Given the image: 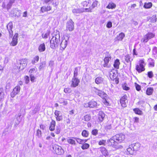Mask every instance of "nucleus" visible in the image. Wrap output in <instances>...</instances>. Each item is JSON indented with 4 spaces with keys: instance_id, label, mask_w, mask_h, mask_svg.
<instances>
[{
    "instance_id": "obj_8",
    "label": "nucleus",
    "mask_w": 157,
    "mask_h": 157,
    "mask_svg": "<svg viewBox=\"0 0 157 157\" xmlns=\"http://www.w3.org/2000/svg\"><path fill=\"white\" fill-rule=\"evenodd\" d=\"M105 117V114L102 111H100L96 118V122L100 123L102 122Z\"/></svg>"
},
{
    "instance_id": "obj_33",
    "label": "nucleus",
    "mask_w": 157,
    "mask_h": 157,
    "mask_svg": "<svg viewBox=\"0 0 157 157\" xmlns=\"http://www.w3.org/2000/svg\"><path fill=\"white\" fill-rule=\"evenodd\" d=\"M88 139H82L79 138H76V140L79 144H82L83 143L87 142Z\"/></svg>"
},
{
    "instance_id": "obj_6",
    "label": "nucleus",
    "mask_w": 157,
    "mask_h": 157,
    "mask_svg": "<svg viewBox=\"0 0 157 157\" xmlns=\"http://www.w3.org/2000/svg\"><path fill=\"white\" fill-rule=\"evenodd\" d=\"M74 29V23L71 19L68 21L66 23V30L67 31L71 32Z\"/></svg>"
},
{
    "instance_id": "obj_23",
    "label": "nucleus",
    "mask_w": 157,
    "mask_h": 157,
    "mask_svg": "<svg viewBox=\"0 0 157 157\" xmlns=\"http://www.w3.org/2000/svg\"><path fill=\"white\" fill-rule=\"evenodd\" d=\"M149 67H153L155 66V61L153 59L150 58L148 59Z\"/></svg>"
},
{
    "instance_id": "obj_22",
    "label": "nucleus",
    "mask_w": 157,
    "mask_h": 157,
    "mask_svg": "<svg viewBox=\"0 0 157 157\" xmlns=\"http://www.w3.org/2000/svg\"><path fill=\"white\" fill-rule=\"evenodd\" d=\"M67 45V41L64 39H63L60 44V47L63 49H64Z\"/></svg>"
},
{
    "instance_id": "obj_36",
    "label": "nucleus",
    "mask_w": 157,
    "mask_h": 157,
    "mask_svg": "<svg viewBox=\"0 0 157 157\" xmlns=\"http://www.w3.org/2000/svg\"><path fill=\"white\" fill-rule=\"evenodd\" d=\"M90 146L89 144L86 143L83 144L81 147L82 150H84L88 149Z\"/></svg>"
},
{
    "instance_id": "obj_18",
    "label": "nucleus",
    "mask_w": 157,
    "mask_h": 157,
    "mask_svg": "<svg viewBox=\"0 0 157 157\" xmlns=\"http://www.w3.org/2000/svg\"><path fill=\"white\" fill-rule=\"evenodd\" d=\"M100 151L103 155L105 156H108L109 153L106 149L104 147H101L100 148Z\"/></svg>"
},
{
    "instance_id": "obj_47",
    "label": "nucleus",
    "mask_w": 157,
    "mask_h": 157,
    "mask_svg": "<svg viewBox=\"0 0 157 157\" xmlns=\"http://www.w3.org/2000/svg\"><path fill=\"white\" fill-rule=\"evenodd\" d=\"M134 84L136 90L139 91L141 90V86L136 82H135Z\"/></svg>"
},
{
    "instance_id": "obj_14",
    "label": "nucleus",
    "mask_w": 157,
    "mask_h": 157,
    "mask_svg": "<svg viewBox=\"0 0 157 157\" xmlns=\"http://www.w3.org/2000/svg\"><path fill=\"white\" fill-rule=\"evenodd\" d=\"M28 62L27 59H22L19 60L20 66L19 68L21 69H23L27 66Z\"/></svg>"
},
{
    "instance_id": "obj_16",
    "label": "nucleus",
    "mask_w": 157,
    "mask_h": 157,
    "mask_svg": "<svg viewBox=\"0 0 157 157\" xmlns=\"http://www.w3.org/2000/svg\"><path fill=\"white\" fill-rule=\"evenodd\" d=\"M60 111L56 110L54 112V114L56 121H61L63 119V116L62 115H60Z\"/></svg>"
},
{
    "instance_id": "obj_50",
    "label": "nucleus",
    "mask_w": 157,
    "mask_h": 157,
    "mask_svg": "<svg viewBox=\"0 0 157 157\" xmlns=\"http://www.w3.org/2000/svg\"><path fill=\"white\" fill-rule=\"evenodd\" d=\"M64 92L66 93H70L72 91L71 89L69 87L65 88L64 89Z\"/></svg>"
},
{
    "instance_id": "obj_10",
    "label": "nucleus",
    "mask_w": 157,
    "mask_h": 157,
    "mask_svg": "<svg viewBox=\"0 0 157 157\" xmlns=\"http://www.w3.org/2000/svg\"><path fill=\"white\" fill-rule=\"evenodd\" d=\"M18 34L17 33H16L13 36L12 40L10 43V46H14L16 45L18 43Z\"/></svg>"
},
{
    "instance_id": "obj_35",
    "label": "nucleus",
    "mask_w": 157,
    "mask_h": 157,
    "mask_svg": "<svg viewBox=\"0 0 157 157\" xmlns=\"http://www.w3.org/2000/svg\"><path fill=\"white\" fill-rule=\"evenodd\" d=\"M39 56H36L33 57L31 61V63L33 64H34L39 61Z\"/></svg>"
},
{
    "instance_id": "obj_45",
    "label": "nucleus",
    "mask_w": 157,
    "mask_h": 157,
    "mask_svg": "<svg viewBox=\"0 0 157 157\" xmlns=\"http://www.w3.org/2000/svg\"><path fill=\"white\" fill-rule=\"evenodd\" d=\"M4 90L2 88H0V99H2L4 97Z\"/></svg>"
},
{
    "instance_id": "obj_34",
    "label": "nucleus",
    "mask_w": 157,
    "mask_h": 157,
    "mask_svg": "<svg viewBox=\"0 0 157 157\" xmlns=\"http://www.w3.org/2000/svg\"><path fill=\"white\" fill-rule=\"evenodd\" d=\"M152 3L151 2H145L144 6V7L145 9H149L152 6Z\"/></svg>"
},
{
    "instance_id": "obj_61",
    "label": "nucleus",
    "mask_w": 157,
    "mask_h": 157,
    "mask_svg": "<svg viewBox=\"0 0 157 157\" xmlns=\"http://www.w3.org/2000/svg\"><path fill=\"white\" fill-rule=\"evenodd\" d=\"M36 67L32 68L29 70V73H30V74H32V73L36 71Z\"/></svg>"
},
{
    "instance_id": "obj_27",
    "label": "nucleus",
    "mask_w": 157,
    "mask_h": 157,
    "mask_svg": "<svg viewBox=\"0 0 157 157\" xmlns=\"http://www.w3.org/2000/svg\"><path fill=\"white\" fill-rule=\"evenodd\" d=\"M131 145L132 146L134 150L136 151H138L140 147V144L138 143L133 144Z\"/></svg>"
},
{
    "instance_id": "obj_52",
    "label": "nucleus",
    "mask_w": 157,
    "mask_h": 157,
    "mask_svg": "<svg viewBox=\"0 0 157 157\" xmlns=\"http://www.w3.org/2000/svg\"><path fill=\"white\" fill-rule=\"evenodd\" d=\"M102 102L106 106H108L109 105V102L107 101L106 99L104 98H102Z\"/></svg>"
},
{
    "instance_id": "obj_62",
    "label": "nucleus",
    "mask_w": 157,
    "mask_h": 157,
    "mask_svg": "<svg viewBox=\"0 0 157 157\" xmlns=\"http://www.w3.org/2000/svg\"><path fill=\"white\" fill-rule=\"evenodd\" d=\"M29 76L30 78V80L32 82H34L36 78L35 77L33 76L32 74H30Z\"/></svg>"
},
{
    "instance_id": "obj_24",
    "label": "nucleus",
    "mask_w": 157,
    "mask_h": 157,
    "mask_svg": "<svg viewBox=\"0 0 157 157\" xmlns=\"http://www.w3.org/2000/svg\"><path fill=\"white\" fill-rule=\"evenodd\" d=\"M125 34L124 33H120L116 37V40L117 41L122 40L125 37Z\"/></svg>"
},
{
    "instance_id": "obj_49",
    "label": "nucleus",
    "mask_w": 157,
    "mask_h": 157,
    "mask_svg": "<svg viewBox=\"0 0 157 157\" xmlns=\"http://www.w3.org/2000/svg\"><path fill=\"white\" fill-rule=\"evenodd\" d=\"M111 82L113 84H118L119 83V78H114V80H111Z\"/></svg>"
},
{
    "instance_id": "obj_15",
    "label": "nucleus",
    "mask_w": 157,
    "mask_h": 157,
    "mask_svg": "<svg viewBox=\"0 0 157 157\" xmlns=\"http://www.w3.org/2000/svg\"><path fill=\"white\" fill-rule=\"evenodd\" d=\"M52 10V7L50 5H48L47 6H44L41 7L40 11L42 13H44L51 11Z\"/></svg>"
},
{
    "instance_id": "obj_56",
    "label": "nucleus",
    "mask_w": 157,
    "mask_h": 157,
    "mask_svg": "<svg viewBox=\"0 0 157 157\" xmlns=\"http://www.w3.org/2000/svg\"><path fill=\"white\" fill-rule=\"evenodd\" d=\"M24 79L26 84H28L29 83V77L28 76H24Z\"/></svg>"
},
{
    "instance_id": "obj_37",
    "label": "nucleus",
    "mask_w": 157,
    "mask_h": 157,
    "mask_svg": "<svg viewBox=\"0 0 157 157\" xmlns=\"http://www.w3.org/2000/svg\"><path fill=\"white\" fill-rule=\"evenodd\" d=\"M91 119V116L90 114H87L84 116L83 120L86 121H90Z\"/></svg>"
},
{
    "instance_id": "obj_53",
    "label": "nucleus",
    "mask_w": 157,
    "mask_h": 157,
    "mask_svg": "<svg viewBox=\"0 0 157 157\" xmlns=\"http://www.w3.org/2000/svg\"><path fill=\"white\" fill-rule=\"evenodd\" d=\"M147 76L149 78H152L154 76V75L152 71H149L147 73Z\"/></svg>"
},
{
    "instance_id": "obj_20",
    "label": "nucleus",
    "mask_w": 157,
    "mask_h": 157,
    "mask_svg": "<svg viewBox=\"0 0 157 157\" xmlns=\"http://www.w3.org/2000/svg\"><path fill=\"white\" fill-rule=\"evenodd\" d=\"M133 110L135 113L139 115H142L143 114V111L139 108H136L133 109Z\"/></svg>"
},
{
    "instance_id": "obj_51",
    "label": "nucleus",
    "mask_w": 157,
    "mask_h": 157,
    "mask_svg": "<svg viewBox=\"0 0 157 157\" xmlns=\"http://www.w3.org/2000/svg\"><path fill=\"white\" fill-rule=\"evenodd\" d=\"M78 67H76L75 68L74 71V76L73 77L77 78L76 77L78 75Z\"/></svg>"
},
{
    "instance_id": "obj_28",
    "label": "nucleus",
    "mask_w": 157,
    "mask_h": 157,
    "mask_svg": "<svg viewBox=\"0 0 157 157\" xmlns=\"http://www.w3.org/2000/svg\"><path fill=\"white\" fill-rule=\"evenodd\" d=\"M127 152L130 155H132L134 154L135 151L131 145H129L127 149Z\"/></svg>"
},
{
    "instance_id": "obj_64",
    "label": "nucleus",
    "mask_w": 157,
    "mask_h": 157,
    "mask_svg": "<svg viewBox=\"0 0 157 157\" xmlns=\"http://www.w3.org/2000/svg\"><path fill=\"white\" fill-rule=\"evenodd\" d=\"M41 135V132L40 130L37 129L36 131V135L38 136H40Z\"/></svg>"
},
{
    "instance_id": "obj_44",
    "label": "nucleus",
    "mask_w": 157,
    "mask_h": 157,
    "mask_svg": "<svg viewBox=\"0 0 157 157\" xmlns=\"http://www.w3.org/2000/svg\"><path fill=\"white\" fill-rule=\"evenodd\" d=\"M109 77L110 79V80H114V78H116L117 77L116 74L113 73V72L110 73Z\"/></svg>"
},
{
    "instance_id": "obj_25",
    "label": "nucleus",
    "mask_w": 157,
    "mask_h": 157,
    "mask_svg": "<svg viewBox=\"0 0 157 157\" xmlns=\"http://www.w3.org/2000/svg\"><path fill=\"white\" fill-rule=\"evenodd\" d=\"M76 139L75 138L73 137H71L68 138L67 140V143L75 145L76 144L75 141V140L73 139Z\"/></svg>"
},
{
    "instance_id": "obj_38",
    "label": "nucleus",
    "mask_w": 157,
    "mask_h": 157,
    "mask_svg": "<svg viewBox=\"0 0 157 157\" xmlns=\"http://www.w3.org/2000/svg\"><path fill=\"white\" fill-rule=\"evenodd\" d=\"M122 87L124 90L127 91L130 89V88L126 83H124L122 84Z\"/></svg>"
},
{
    "instance_id": "obj_30",
    "label": "nucleus",
    "mask_w": 157,
    "mask_h": 157,
    "mask_svg": "<svg viewBox=\"0 0 157 157\" xmlns=\"http://www.w3.org/2000/svg\"><path fill=\"white\" fill-rule=\"evenodd\" d=\"M153 89L152 87H149L147 88L146 91V94L148 95H150L152 94L153 92Z\"/></svg>"
},
{
    "instance_id": "obj_1",
    "label": "nucleus",
    "mask_w": 157,
    "mask_h": 157,
    "mask_svg": "<svg viewBox=\"0 0 157 157\" xmlns=\"http://www.w3.org/2000/svg\"><path fill=\"white\" fill-rule=\"evenodd\" d=\"M98 2L96 0H88L82 2L81 3V8L84 12H91L92 10L97 7Z\"/></svg>"
},
{
    "instance_id": "obj_39",
    "label": "nucleus",
    "mask_w": 157,
    "mask_h": 157,
    "mask_svg": "<svg viewBox=\"0 0 157 157\" xmlns=\"http://www.w3.org/2000/svg\"><path fill=\"white\" fill-rule=\"evenodd\" d=\"M103 81V78L101 77L96 78L95 79V82L97 84L101 83Z\"/></svg>"
},
{
    "instance_id": "obj_11",
    "label": "nucleus",
    "mask_w": 157,
    "mask_h": 157,
    "mask_svg": "<svg viewBox=\"0 0 157 157\" xmlns=\"http://www.w3.org/2000/svg\"><path fill=\"white\" fill-rule=\"evenodd\" d=\"M21 90V87L19 86H16L13 89L10 94L11 97H14L17 94L19 93Z\"/></svg>"
},
{
    "instance_id": "obj_55",
    "label": "nucleus",
    "mask_w": 157,
    "mask_h": 157,
    "mask_svg": "<svg viewBox=\"0 0 157 157\" xmlns=\"http://www.w3.org/2000/svg\"><path fill=\"white\" fill-rule=\"evenodd\" d=\"M133 122L134 123H138L139 121V117H135L133 118Z\"/></svg>"
},
{
    "instance_id": "obj_54",
    "label": "nucleus",
    "mask_w": 157,
    "mask_h": 157,
    "mask_svg": "<svg viewBox=\"0 0 157 157\" xmlns=\"http://www.w3.org/2000/svg\"><path fill=\"white\" fill-rule=\"evenodd\" d=\"M98 131L97 129H94L91 131V134L93 135L96 136L98 134Z\"/></svg>"
},
{
    "instance_id": "obj_7",
    "label": "nucleus",
    "mask_w": 157,
    "mask_h": 157,
    "mask_svg": "<svg viewBox=\"0 0 157 157\" xmlns=\"http://www.w3.org/2000/svg\"><path fill=\"white\" fill-rule=\"evenodd\" d=\"M120 102L121 105L125 108L127 106V104L128 103L127 96L126 94H124L121 96L120 99Z\"/></svg>"
},
{
    "instance_id": "obj_59",
    "label": "nucleus",
    "mask_w": 157,
    "mask_h": 157,
    "mask_svg": "<svg viewBox=\"0 0 157 157\" xmlns=\"http://www.w3.org/2000/svg\"><path fill=\"white\" fill-rule=\"evenodd\" d=\"M15 0H10L9 3L7 5V6L10 8L13 3L14 2Z\"/></svg>"
},
{
    "instance_id": "obj_41",
    "label": "nucleus",
    "mask_w": 157,
    "mask_h": 157,
    "mask_svg": "<svg viewBox=\"0 0 157 157\" xmlns=\"http://www.w3.org/2000/svg\"><path fill=\"white\" fill-rule=\"evenodd\" d=\"M95 92L96 93L101 96H102L104 94V92L102 90H99L96 88H95Z\"/></svg>"
},
{
    "instance_id": "obj_26",
    "label": "nucleus",
    "mask_w": 157,
    "mask_h": 157,
    "mask_svg": "<svg viewBox=\"0 0 157 157\" xmlns=\"http://www.w3.org/2000/svg\"><path fill=\"white\" fill-rule=\"evenodd\" d=\"M116 6V5L113 2H110L109 3L106 8L108 9H115Z\"/></svg>"
},
{
    "instance_id": "obj_29",
    "label": "nucleus",
    "mask_w": 157,
    "mask_h": 157,
    "mask_svg": "<svg viewBox=\"0 0 157 157\" xmlns=\"http://www.w3.org/2000/svg\"><path fill=\"white\" fill-rule=\"evenodd\" d=\"M120 64V63L119 60L118 59H116L114 62L113 67L117 69H118L119 68Z\"/></svg>"
},
{
    "instance_id": "obj_19",
    "label": "nucleus",
    "mask_w": 157,
    "mask_h": 157,
    "mask_svg": "<svg viewBox=\"0 0 157 157\" xmlns=\"http://www.w3.org/2000/svg\"><path fill=\"white\" fill-rule=\"evenodd\" d=\"M111 59V57L110 55L105 57L103 59L104 63L103 64V67H105L107 66L109 61Z\"/></svg>"
},
{
    "instance_id": "obj_9",
    "label": "nucleus",
    "mask_w": 157,
    "mask_h": 157,
    "mask_svg": "<svg viewBox=\"0 0 157 157\" xmlns=\"http://www.w3.org/2000/svg\"><path fill=\"white\" fill-rule=\"evenodd\" d=\"M113 137L119 144L122 143L125 139L124 135L122 133L117 134Z\"/></svg>"
},
{
    "instance_id": "obj_48",
    "label": "nucleus",
    "mask_w": 157,
    "mask_h": 157,
    "mask_svg": "<svg viewBox=\"0 0 157 157\" xmlns=\"http://www.w3.org/2000/svg\"><path fill=\"white\" fill-rule=\"evenodd\" d=\"M106 141L105 140H100L98 142V145H104L105 146V145Z\"/></svg>"
},
{
    "instance_id": "obj_5",
    "label": "nucleus",
    "mask_w": 157,
    "mask_h": 157,
    "mask_svg": "<svg viewBox=\"0 0 157 157\" xmlns=\"http://www.w3.org/2000/svg\"><path fill=\"white\" fill-rule=\"evenodd\" d=\"M52 148L53 152L57 155H62L64 152V150L62 147L56 144H54L52 146Z\"/></svg>"
},
{
    "instance_id": "obj_43",
    "label": "nucleus",
    "mask_w": 157,
    "mask_h": 157,
    "mask_svg": "<svg viewBox=\"0 0 157 157\" xmlns=\"http://www.w3.org/2000/svg\"><path fill=\"white\" fill-rule=\"evenodd\" d=\"M50 32L49 31H47L46 33L42 34V36L43 39H47L50 34Z\"/></svg>"
},
{
    "instance_id": "obj_31",
    "label": "nucleus",
    "mask_w": 157,
    "mask_h": 157,
    "mask_svg": "<svg viewBox=\"0 0 157 157\" xmlns=\"http://www.w3.org/2000/svg\"><path fill=\"white\" fill-rule=\"evenodd\" d=\"M89 132L85 129L83 130L82 131L81 135L83 137L85 138L89 136Z\"/></svg>"
},
{
    "instance_id": "obj_32",
    "label": "nucleus",
    "mask_w": 157,
    "mask_h": 157,
    "mask_svg": "<svg viewBox=\"0 0 157 157\" xmlns=\"http://www.w3.org/2000/svg\"><path fill=\"white\" fill-rule=\"evenodd\" d=\"M45 49V45L44 43L40 44L38 47V50L40 52L44 51Z\"/></svg>"
},
{
    "instance_id": "obj_57",
    "label": "nucleus",
    "mask_w": 157,
    "mask_h": 157,
    "mask_svg": "<svg viewBox=\"0 0 157 157\" xmlns=\"http://www.w3.org/2000/svg\"><path fill=\"white\" fill-rule=\"evenodd\" d=\"M60 132V128L59 126H57L55 130V133L57 134H59Z\"/></svg>"
},
{
    "instance_id": "obj_21",
    "label": "nucleus",
    "mask_w": 157,
    "mask_h": 157,
    "mask_svg": "<svg viewBox=\"0 0 157 157\" xmlns=\"http://www.w3.org/2000/svg\"><path fill=\"white\" fill-rule=\"evenodd\" d=\"M89 107L90 108H93L96 107L98 105L97 102L93 100H92L89 102Z\"/></svg>"
},
{
    "instance_id": "obj_3",
    "label": "nucleus",
    "mask_w": 157,
    "mask_h": 157,
    "mask_svg": "<svg viewBox=\"0 0 157 157\" xmlns=\"http://www.w3.org/2000/svg\"><path fill=\"white\" fill-rule=\"evenodd\" d=\"M60 42V37L59 35H56L53 36L50 40V47L52 48H55L58 46Z\"/></svg>"
},
{
    "instance_id": "obj_60",
    "label": "nucleus",
    "mask_w": 157,
    "mask_h": 157,
    "mask_svg": "<svg viewBox=\"0 0 157 157\" xmlns=\"http://www.w3.org/2000/svg\"><path fill=\"white\" fill-rule=\"evenodd\" d=\"M112 26V22L110 21H108L106 24V27L108 28H110Z\"/></svg>"
},
{
    "instance_id": "obj_40",
    "label": "nucleus",
    "mask_w": 157,
    "mask_h": 157,
    "mask_svg": "<svg viewBox=\"0 0 157 157\" xmlns=\"http://www.w3.org/2000/svg\"><path fill=\"white\" fill-rule=\"evenodd\" d=\"M72 12L73 13L76 14L84 12L83 11H82V10L81 8L80 9H73Z\"/></svg>"
},
{
    "instance_id": "obj_13",
    "label": "nucleus",
    "mask_w": 157,
    "mask_h": 157,
    "mask_svg": "<svg viewBox=\"0 0 157 157\" xmlns=\"http://www.w3.org/2000/svg\"><path fill=\"white\" fill-rule=\"evenodd\" d=\"M71 86L73 87H75L78 86L80 82V80L77 78L73 77L72 78Z\"/></svg>"
},
{
    "instance_id": "obj_63",
    "label": "nucleus",
    "mask_w": 157,
    "mask_h": 157,
    "mask_svg": "<svg viewBox=\"0 0 157 157\" xmlns=\"http://www.w3.org/2000/svg\"><path fill=\"white\" fill-rule=\"evenodd\" d=\"M45 63L42 62L40 63V65L39 67V69L41 70L45 66Z\"/></svg>"
},
{
    "instance_id": "obj_42",
    "label": "nucleus",
    "mask_w": 157,
    "mask_h": 157,
    "mask_svg": "<svg viewBox=\"0 0 157 157\" xmlns=\"http://www.w3.org/2000/svg\"><path fill=\"white\" fill-rule=\"evenodd\" d=\"M149 39L154 37L155 35V33H152L148 32L146 34Z\"/></svg>"
},
{
    "instance_id": "obj_12",
    "label": "nucleus",
    "mask_w": 157,
    "mask_h": 157,
    "mask_svg": "<svg viewBox=\"0 0 157 157\" xmlns=\"http://www.w3.org/2000/svg\"><path fill=\"white\" fill-rule=\"evenodd\" d=\"M13 24L12 22H9L7 25L6 27L9 33V36L10 37H12L13 35V32L12 30Z\"/></svg>"
},
{
    "instance_id": "obj_4",
    "label": "nucleus",
    "mask_w": 157,
    "mask_h": 157,
    "mask_svg": "<svg viewBox=\"0 0 157 157\" xmlns=\"http://www.w3.org/2000/svg\"><path fill=\"white\" fill-rule=\"evenodd\" d=\"M107 144L109 146L111 147L115 150L119 149L121 147L115 139L113 136L108 140Z\"/></svg>"
},
{
    "instance_id": "obj_58",
    "label": "nucleus",
    "mask_w": 157,
    "mask_h": 157,
    "mask_svg": "<svg viewBox=\"0 0 157 157\" xmlns=\"http://www.w3.org/2000/svg\"><path fill=\"white\" fill-rule=\"evenodd\" d=\"M130 57L128 55H127L125 56V59L127 62L128 63L130 61Z\"/></svg>"
},
{
    "instance_id": "obj_17",
    "label": "nucleus",
    "mask_w": 157,
    "mask_h": 157,
    "mask_svg": "<svg viewBox=\"0 0 157 157\" xmlns=\"http://www.w3.org/2000/svg\"><path fill=\"white\" fill-rule=\"evenodd\" d=\"M56 122L54 120H52L49 126V129L51 131H54L55 130Z\"/></svg>"
},
{
    "instance_id": "obj_2",
    "label": "nucleus",
    "mask_w": 157,
    "mask_h": 157,
    "mask_svg": "<svg viewBox=\"0 0 157 157\" xmlns=\"http://www.w3.org/2000/svg\"><path fill=\"white\" fill-rule=\"evenodd\" d=\"M146 63L144 59H140L135 66V70L139 73H141L146 70Z\"/></svg>"
},
{
    "instance_id": "obj_46",
    "label": "nucleus",
    "mask_w": 157,
    "mask_h": 157,
    "mask_svg": "<svg viewBox=\"0 0 157 157\" xmlns=\"http://www.w3.org/2000/svg\"><path fill=\"white\" fill-rule=\"evenodd\" d=\"M149 39L146 35H145L141 40V42H142L146 43L147 42Z\"/></svg>"
}]
</instances>
